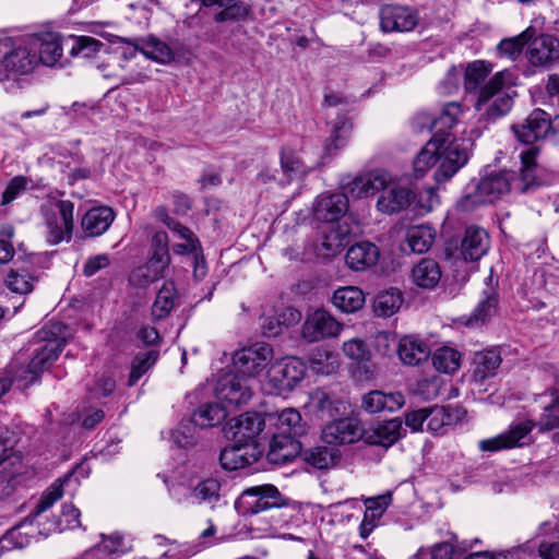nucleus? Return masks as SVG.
<instances>
[{"mask_svg":"<svg viewBox=\"0 0 559 559\" xmlns=\"http://www.w3.org/2000/svg\"><path fill=\"white\" fill-rule=\"evenodd\" d=\"M518 79L515 70L504 69L488 80L474 105L481 119L493 122L511 110L513 97L507 91L516 85Z\"/></svg>","mask_w":559,"mask_h":559,"instance_id":"f257e3e1","label":"nucleus"},{"mask_svg":"<svg viewBox=\"0 0 559 559\" xmlns=\"http://www.w3.org/2000/svg\"><path fill=\"white\" fill-rule=\"evenodd\" d=\"M513 179H515L513 170L491 173L483 177L473 192L463 195L457 201V209L467 212L478 205L495 202L511 191Z\"/></svg>","mask_w":559,"mask_h":559,"instance_id":"f03ea898","label":"nucleus"},{"mask_svg":"<svg viewBox=\"0 0 559 559\" xmlns=\"http://www.w3.org/2000/svg\"><path fill=\"white\" fill-rule=\"evenodd\" d=\"M36 68L35 55L26 37L19 40L0 38V81L29 74Z\"/></svg>","mask_w":559,"mask_h":559,"instance_id":"7ed1b4c3","label":"nucleus"},{"mask_svg":"<svg viewBox=\"0 0 559 559\" xmlns=\"http://www.w3.org/2000/svg\"><path fill=\"white\" fill-rule=\"evenodd\" d=\"M74 204L70 200H58L51 205L41 207L45 238L49 245L70 241L72 238Z\"/></svg>","mask_w":559,"mask_h":559,"instance_id":"20e7f679","label":"nucleus"},{"mask_svg":"<svg viewBox=\"0 0 559 559\" xmlns=\"http://www.w3.org/2000/svg\"><path fill=\"white\" fill-rule=\"evenodd\" d=\"M285 504V498L275 486L270 484L247 488L237 501L243 514H258Z\"/></svg>","mask_w":559,"mask_h":559,"instance_id":"39448f33","label":"nucleus"},{"mask_svg":"<svg viewBox=\"0 0 559 559\" xmlns=\"http://www.w3.org/2000/svg\"><path fill=\"white\" fill-rule=\"evenodd\" d=\"M35 55L37 67H55L63 55L62 37L57 32L45 31L32 34L26 37Z\"/></svg>","mask_w":559,"mask_h":559,"instance_id":"423d86ee","label":"nucleus"},{"mask_svg":"<svg viewBox=\"0 0 559 559\" xmlns=\"http://www.w3.org/2000/svg\"><path fill=\"white\" fill-rule=\"evenodd\" d=\"M443 140L442 148L438 151L440 165L435 171L437 182H444L451 179L468 160L466 148L454 138H440Z\"/></svg>","mask_w":559,"mask_h":559,"instance_id":"0eeeda50","label":"nucleus"},{"mask_svg":"<svg viewBox=\"0 0 559 559\" xmlns=\"http://www.w3.org/2000/svg\"><path fill=\"white\" fill-rule=\"evenodd\" d=\"M272 357L273 349L269 344L255 343L236 353L234 366L242 376L254 377L269 366Z\"/></svg>","mask_w":559,"mask_h":559,"instance_id":"6e6552de","label":"nucleus"},{"mask_svg":"<svg viewBox=\"0 0 559 559\" xmlns=\"http://www.w3.org/2000/svg\"><path fill=\"white\" fill-rule=\"evenodd\" d=\"M379 16L380 29L384 33L411 32L419 22L416 10L406 5H383Z\"/></svg>","mask_w":559,"mask_h":559,"instance_id":"1a4fd4ad","label":"nucleus"},{"mask_svg":"<svg viewBox=\"0 0 559 559\" xmlns=\"http://www.w3.org/2000/svg\"><path fill=\"white\" fill-rule=\"evenodd\" d=\"M535 424L532 420H524L511 426L510 429L493 438L479 441V449L484 452H496L504 449L522 447L526 443V438L533 430Z\"/></svg>","mask_w":559,"mask_h":559,"instance_id":"9d476101","label":"nucleus"},{"mask_svg":"<svg viewBox=\"0 0 559 559\" xmlns=\"http://www.w3.org/2000/svg\"><path fill=\"white\" fill-rule=\"evenodd\" d=\"M550 116L543 109H534L523 123L512 126L515 138L524 144H533L549 136Z\"/></svg>","mask_w":559,"mask_h":559,"instance_id":"9b49d317","label":"nucleus"},{"mask_svg":"<svg viewBox=\"0 0 559 559\" xmlns=\"http://www.w3.org/2000/svg\"><path fill=\"white\" fill-rule=\"evenodd\" d=\"M364 429L354 418H341L324 426L322 439L332 445L352 444L362 438Z\"/></svg>","mask_w":559,"mask_h":559,"instance_id":"f8f14e48","label":"nucleus"},{"mask_svg":"<svg viewBox=\"0 0 559 559\" xmlns=\"http://www.w3.org/2000/svg\"><path fill=\"white\" fill-rule=\"evenodd\" d=\"M305 373V364L297 358H289L272 365L267 377L276 389L293 390L304 379Z\"/></svg>","mask_w":559,"mask_h":559,"instance_id":"ddd939ff","label":"nucleus"},{"mask_svg":"<svg viewBox=\"0 0 559 559\" xmlns=\"http://www.w3.org/2000/svg\"><path fill=\"white\" fill-rule=\"evenodd\" d=\"M464 112L465 107L461 103L449 102L442 105L438 115L421 114L417 121L419 119L431 121L432 136L439 135L440 138L453 139L454 136L450 131L459 123Z\"/></svg>","mask_w":559,"mask_h":559,"instance_id":"4468645a","label":"nucleus"},{"mask_svg":"<svg viewBox=\"0 0 559 559\" xmlns=\"http://www.w3.org/2000/svg\"><path fill=\"white\" fill-rule=\"evenodd\" d=\"M341 324L325 310L309 314L302 325V336L309 342H318L338 334Z\"/></svg>","mask_w":559,"mask_h":559,"instance_id":"2eb2a0df","label":"nucleus"},{"mask_svg":"<svg viewBox=\"0 0 559 559\" xmlns=\"http://www.w3.org/2000/svg\"><path fill=\"white\" fill-rule=\"evenodd\" d=\"M264 426V418L259 413L247 412L233 419L229 430L234 442L255 445L254 440Z\"/></svg>","mask_w":559,"mask_h":559,"instance_id":"dca6fc26","label":"nucleus"},{"mask_svg":"<svg viewBox=\"0 0 559 559\" xmlns=\"http://www.w3.org/2000/svg\"><path fill=\"white\" fill-rule=\"evenodd\" d=\"M260 452L255 445L234 442L225 447L219 454L221 466L226 471L245 468L259 460Z\"/></svg>","mask_w":559,"mask_h":559,"instance_id":"f3484780","label":"nucleus"},{"mask_svg":"<svg viewBox=\"0 0 559 559\" xmlns=\"http://www.w3.org/2000/svg\"><path fill=\"white\" fill-rule=\"evenodd\" d=\"M301 452V443L292 433L278 431L273 435L267 451V460L272 464H285L293 461Z\"/></svg>","mask_w":559,"mask_h":559,"instance_id":"a211bd4d","label":"nucleus"},{"mask_svg":"<svg viewBox=\"0 0 559 559\" xmlns=\"http://www.w3.org/2000/svg\"><path fill=\"white\" fill-rule=\"evenodd\" d=\"M216 394L227 405L239 406L251 399L252 391L243 378L227 376L219 380Z\"/></svg>","mask_w":559,"mask_h":559,"instance_id":"6ab92c4d","label":"nucleus"},{"mask_svg":"<svg viewBox=\"0 0 559 559\" xmlns=\"http://www.w3.org/2000/svg\"><path fill=\"white\" fill-rule=\"evenodd\" d=\"M490 247L488 233L478 226L466 227L460 245V252L465 261H477L484 257Z\"/></svg>","mask_w":559,"mask_h":559,"instance_id":"aec40b11","label":"nucleus"},{"mask_svg":"<svg viewBox=\"0 0 559 559\" xmlns=\"http://www.w3.org/2000/svg\"><path fill=\"white\" fill-rule=\"evenodd\" d=\"M115 218L116 213L110 206H94L83 215L81 227L86 237H98L108 230Z\"/></svg>","mask_w":559,"mask_h":559,"instance_id":"412c9836","label":"nucleus"},{"mask_svg":"<svg viewBox=\"0 0 559 559\" xmlns=\"http://www.w3.org/2000/svg\"><path fill=\"white\" fill-rule=\"evenodd\" d=\"M415 198L414 192L406 187L388 185L377 201V209L385 214L399 213L411 205Z\"/></svg>","mask_w":559,"mask_h":559,"instance_id":"4be33fe9","label":"nucleus"},{"mask_svg":"<svg viewBox=\"0 0 559 559\" xmlns=\"http://www.w3.org/2000/svg\"><path fill=\"white\" fill-rule=\"evenodd\" d=\"M348 209L347 197L343 193L322 194L314 205V217L325 223L337 222Z\"/></svg>","mask_w":559,"mask_h":559,"instance_id":"5701e85b","label":"nucleus"},{"mask_svg":"<svg viewBox=\"0 0 559 559\" xmlns=\"http://www.w3.org/2000/svg\"><path fill=\"white\" fill-rule=\"evenodd\" d=\"M537 154L538 150L536 147H531L523 151L520 155L522 167L519 174L515 173V179L512 180V187L513 189L519 190L521 193H525L532 188L540 185V181L536 175Z\"/></svg>","mask_w":559,"mask_h":559,"instance_id":"b1692460","label":"nucleus"},{"mask_svg":"<svg viewBox=\"0 0 559 559\" xmlns=\"http://www.w3.org/2000/svg\"><path fill=\"white\" fill-rule=\"evenodd\" d=\"M527 59L533 66H549L559 59V41L550 35H542L531 43Z\"/></svg>","mask_w":559,"mask_h":559,"instance_id":"393cba45","label":"nucleus"},{"mask_svg":"<svg viewBox=\"0 0 559 559\" xmlns=\"http://www.w3.org/2000/svg\"><path fill=\"white\" fill-rule=\"evenodd\" d=\"M502 362L501 354L498 348L480 350L474 354L472 362V377L477 383L496 376Z\"/></svg>","mask_w":559,"mask_h":559,"instance_id":"a878e982","label":"nucleus"},{"mask_svg":"<svg viewBox=\"0 0 559 559\" xmlns=\"http://www.w3.org/2000/svg\"><path fill=\"white\" fill-rule=\"evenodd\" d=\"M390 177L385 171L376 170L356 177L348 186L354 198H366L376 194L389 185Z\"/></svg>","mask_w":559,"mask_h":559,"instance_id":"bb28decb","label":"nucleus"},{"mask_svg":"<svg viewBox=\"0 0 559 559\" xmlns=\"http://www.w3.org/2000/svg\"><path fill=\"white\" fill-rule=\"evenodd\" d=\"M405 403L404 395L401 392L384 393L382 391H371L362 396L361 407L370 414L383 411L394 412L400 409Z\"/></svg>","mask_w":559,"mask_h":559,"instance_id":"cd10ccee","label":"nucleus"},{"mask_svg":"<svg viewBox=\"0 0 559 559\" xmlns=\"http://www.w3.org/2000/svg\"><path fill=\"white\" fill-rule=\"evenodd\" d=\"M379 249L369 241L350 246L345 255V262L354 271H364L373 266L379 260Z\"/></svg>","mask_w":559,"mask_h":559,"instance_id":"c85d7f7f","label":"nucleus"},{"mask_svg":"<svg viewBox=\"0 0 559 559\" xmlns=\"http://www.w3.org/2000/svg\"><path fill=\"white\" fill-rule=\"evenodd\" d=\"M391 502L392 496L390 493L365 500L366 511L359 525V535L361 538L366 539L371 534Z\"/></svg>","mask_w":559,"mask_h":559,"instance_id":"c756f323","label":"nucleus"},{"mask_svg":"<svg viewBox=\"0 0 559 559\" xmlns=\"http://www.w3.org/2000/svg\"><path fill=\"white\" fill-rule=\"evenodd\" d=\"M397 354L403 364L418 366L430 356V348L426 342L414 335H406L399 342Z\"/></svg>","mask_w":559,"mask_h":559,"instance_id":"7c9ffc66","label":"nucleus"},{"mask_svg":"<svg viewBox=\"0 0 559 559\" xmlns=\"http://www.w3.org/2000/svg\"><path fill=\"white\" fill-rule=\"evenodd\" d=\"M462 416L457 407L433 406L428 408L427 430L433 435H443L448 428L456 424Z\"/></svg>","mask_w":559,"mask_h":559,"instance_id":"2f4dec72","label":"nucleus"},{"mask_svg":"<svg viewBox=\"0 0 559 559\" xmlns=\"http://www.w3.org/2000/svg\"><path fill=\"white\" fill-rule=\"evenodd\" d=\"M203 7L216 5L219 11L215 13L214 21L218 23L234 22L245 19L249 8L241 0H200Z\"/></svg>","mask_w":559,"mask_h":559,"instance_id":"473e14b6","label":"nucleus"},{"mask_svg":"<svg viewBox=\"0 0 559 559\" xmlns=\"http://www.w3.org/2000/svg\"><path fill=\"white\" fill-rule=\"evenodd\" d=\"M493 67L490 62L485 60H475L466 66L464 73V90L468 94H478L483 86L486 85V80L491 73Z\"/></svg>","mask_w":559,"mask_h":559,"instance_id":"72a5a7b5","label":"nucleus"},{"mask_svg":"<svg viewBox=\"0 0 559 559\" xmlns=\"http://www.w3.org/2000/svg\"><path fill=\"white\" fill-rule=\"evenodd\" d=\"M413 282L420 288L432 289L441 280V269L437 261L424 258L412 270Z\"/></svg>","mask_w":559,"mask_h":559,"instance_id":"f704fd0d","label":"nucleus"},{"mask_svg":"<svg viewBox=\"0 0 559 559\" xmlns=\"http://www.w3.org/2000/svg\"><path fill=\"white\" fill-rule=\"evenodd\" d=\"M332 304L343 312H356L365 304L362 290L356 286H346L336 289L332 296Z\"/></svg>","mask_w":559,"mask_h":559,"instance_id":"c9c22d12","label":"nucleus"},{"mask_svg":"<svg viewBox=\"0 0 559 559\" xmlns=\"http://www.w3.org/2000/svg\"><path fill=\"white\" fill-rule=\"evenodd\" d=\"M402 421L399 418L386 420L376 427L367 436V441L371 444L390 447L401 438Z\"/></svg>","mask_w":559,"mask_h":559,"instance_id":"e433bc0d","label":"nucleus"},{"mask_svg":"<svg viewBox=\"0 0 559 559\" xmlns=\"http://www.w3.org/2000/svg\"><path fill=\"white\" fill-rule=\"evenodd\" d=\"M350 130L352 123L345 116L338 117L333 124L331 135L324 143V156L331 157L340 150L344 148L349 138Z\"/></svg>","mask_w":559,"mask_h":559,"instance_id":"4c0bfd02","label":"nucleus"},{"mask_svg":"<svg viewBox=\"0 0 559 559\" xmlns=\"http://www.w3.org/2000/svg\"><path fill=\"white\" fill-rule=\"evenodd\" d=\"M435 236V230L429 226H412L406 231L405 241L409 251L414 253H424L432 246Z\"/></svg>","mask_w":559,"mask_h":559,"instance_id":"58836bf2","label":"nucleus"},{"mask_svg":"<svg viewBox=\"0 0 559 559\" xmlns=\"http://www.w3.org/2000/svg\"><path fill=\"white\" fill-rule=\"evenodd\" d=\"M403 296L396 288L381 292L373 300V313L377 317L389 318L395 314L401 308Z\"/></svg>","mask_w":559,"mask_h":559,"instance_id":"ea45409f","label":"nucleus"},{"mask_svg":"<svg viewBox=\"0 0 559 559\" xmlns=\"http://www.w3.org/2000/svg\"><path fill=\"white\" fill-rule=\"evenodd\" d=\"M227 416L226 409L218 403H205L191 416L192 423L200 428L219 425Z\"/></svg>","mask_w":559,"mask_h":559,"instance_id":"a19ab883","label":"nucleus"},{"mask_svg":"<svg viewBox=\"0 0 559 559\" xmlns=\"http://www.w3.org/2000/svg\"><path fill=\"white\" fill-rule=\"evenodd\" d=\"M534 34V28L528 27L518 36L502 39L497 46L498 55L512 61L516 60Z\"/></svg>","mask_w":559,"mask_h":559,"instance_id":"79ce46f5","label":"nucleus"},{"mask_svg":"<svg viewBox=\"0 0 559 559\" xmlns=\"http://www.w3.org/2000/svg\"><path fill=\"white\" fill-rule=\"evenodd\" d=\"M443 140L432 136L427 144L420 150L414 159V170L417 175L423 176L438 160V151L442 148Z\"/></svg>","mask_w":559,"mask_h":559,"instance_id":"37998d69","label":"nucleus"},{"mask_svg":"<svg viewBox=\"0 0 559 559\" xmlns=\"http://www.w3.org/2000/svg\"><path fill=\"white\" fill-rule=\"evenodd\" d=\"M176 288L174 283L167 282L158 290L156 299L152 306V316L154 320L167 318L175 307Z\"/></svg>","mask_w":559,"mask_h":559,"instance_id":"c03bdc74","label":"nucleus"},{"mask_svg":"<svg viewBox=\"0 0 559 559\" xmlns=\"http://www.w3.org/2000/svg\"><path fill=\"white\" fill-rule=\"evenodd\" d=\"M159 353L155 349L141 352L134 356L128 378V386H133L156 364Z\"/></svg>","mask_w":559,"mask_h":559,"instance_id":"a18cd8bd","label":"nucleus"},{"mask_svg":"<svg viewBox=\"0 0 559 559\" xmlns=\"http://www.w3.org/2000/svg\"><path fill=\"white\" fill-rule=\"evenodd\" d=\"M70 55L82 59L95 58L107 45L91 36H73Z\"/></svg>","mask_w":559,"mask_h":559,"instance_id":"49530a36","label":"nucleus"},{"mask_svg":"<svg viewBox=\"0 0 559 559\" xmlns=\"http://www.w3.org/2000/svg\"><path fill=\"white\" fill-rule=\"evenodd\" d=\"M304 460L313 467L323 469L333 466L340 459L336 450L326 447H316L302 453Z\"/></svg>","mask_w":559,"mask_h":559,"instance_id":"de8ad7c7","label":"nucleus"},{"mask_svg":"<svg viewBox=\"0 0 559 559\" xmlns=\"http://www.w3.org/2000/svg\"><path fill=\"white\" fill-rule=\"evenodd\" d=\"M165 269L147 261L144 265L136 267L130 275V282L136 286L145 287L164 277Z\"/></svg>","mask_w":559,"mask_h":559,"instance_id":"09e8293b","label":"nucleus"},{"mask_svg":"<svg viewBox=\"0 0 559 559\" xmlns=\"http://www.w3.org/2000/svg\"><path fill=\"white\" fill-rule=\"evenodd\" d=\"M140 51L148 59L158 63H168L174 60V52L171 48L164 41L150 37L144 41Z\"/></svg>","mask_w":559,"mask_h":559,"instance_id":"8fccbe9b","label":"nucleus"},{"mask_svg":"<svg viewBox=\"0 0 559 559\" xmlns=\"http://www.w3.org/2000/svg\"><path fill=\"white\" fill-rule=\"evenodd\" d=\"M460 353L450 347L437 349L432 355L433 367L444 373H453L460 367Z\"/></svg>","mask_w":559,"mask_h":559,"instance_id":"3c124183","label":"nucleus"},{"mask_svg":"<svg viewBox=\"0 0 559 559\" xmlns=\"http://www.w3.org/2000/svg\"><path fill=\"white\" fill-rule=\"evenodd\" d=\"M338 367L337 355L326 349H317L310 357V368L320 374H330Z\"/></svg>","mask_w":559,"mask_h":559,"instance_id":"603ef678","label":"nucleus"},{"mask_svg":"<svg viewBox=\"0 0 559 559\" xmlns=\"http://www.w3.org/2000/svg\"><path fill=\"white\" fill-rule=\"evenodd\" d=\"M5 285L13 293L26 295L34 288V278L26 271L11 270L5 277Z\"/></svg>","mask_w":559,"mask_h":559,"instance_id":"864d4df0","label":"nucleus"},{"mask_svg":"<svg viewBox=\"0 0 559 559\" xmlns=\"http://www.w3.org/2000/svg\"><path fill=\"white\" fill-rule=\"evenodd\" d=\"M174 443L178 448H190L197 443V426L191 419L181 421L179 426L171 432Z\"/></svg>","mask_w":559,"mask_h":559,"instance_id":"5fc2aeb1","label":"nucleus"},{"mask_svg":"<svg viewBox=\"0 0 559 559\" xmlns=\"http://www.w3.org/2000/svg\"><path fill=\"white\" fill-rule=\"evenodd\" d=\"M497 307V297L495 293L486 296V298L477 305L471 317L468 318L467 325H479L484 324L488 318H490Z\"/></svg>","mask_w":559,"mask_h":559,"instance_id":"6e6d98bb","label":"nucleus"},{"mask_svg":"<svg viewBox=\"0 0 559 559\" xmlns=\"http://www.w3.org/2000/svg\"><path fill=\"white\" fill-rule=\"evenodd\" d=\"M281 165L289 179L304 175L306 166L295 151L283 148L281 152Z\"/></svg>","mask_w":559,"mask_h":559,"instance_id":"4d7b16f0","label":"nucleus"},{"mask_svg":"<svg viewBox=\"0 0 559 559\" xmlns=\"http://www.w3.org/2000/svg\"><path fill=\"white\" fill-rule=\"evenodd\" d=\"M300 421L301 416L299 412L294 408H286L277 416L278 430L292 433L295 437L302 430Z\"/></svg>","mask_w":559,"mask_h":559,"instance_id":"13d9d810","label":"nucleus"},{"mask_svg":"<svg viewBox=\"0 0 559 559\" xmlns=\"http://www.w3.org/2000/svg\"><path fill=\"white\" fill-rule=\"evenodd\" d=\"M344 354L352 360L362 362L369 361L371 352L368 344L361 338H353L343 344Z\"/></svg>","mask_w":559,"mask_h":559,"instance_id":"bf43d9fd","label":"nucleus"},{"mask_svg":"<svg viewBox=\"0 0 559 559\" xmlns=\"http://www.w3.org/2000/svg\"><path fill=\"white\" fill-rule=\"evenodd\" d=\"M221 485L216 479L207 478L199 483L192 491V498L198 502L213 501L218 499Z\"/></svg>","mask_w":559,"mask_h":559,"instance_id":"052dcab7","label":"nucleus"},{"mask_svg":"<svg viewBox=\"0 0 559 559\" xmlns=\"http://www.w3.org/2000/svg\"><path fill=\"white\" fill-rule=\"evenodd\" d=\"M536 425L543 431L559 428V399L544 408Z\"/></svg>","mask_w":559,"mask_h":559,"instance_id":"680f3d73","label":"nucleus"},{"mask_svg":"<svg viewBox=\"0 0 559 559\" xmlns=\"http://www.w3.org/2000/svg\"><path fill=\"white\" fill-rule=\"evenodd\" d=\"M28 178L25 176H15L12 178L4 191L2 192V200L1 204L5 205L14 201L21 192L26 190V187L28 185Z\"/></svg>","mask_w":559,"mask_h":559,"instance_id":"e2e57ef3","label":"nucleus"},{"mask_svg":"<svg viewBox=\"0 0 559 559\" xmlns=\"http://www.w3.org/2000/svg\"><path fill=\"white\" fill-rule=\"evenodd\" d=\"M62 485L57 483L52 484L37 503L35 508V514L39 515L48 510L57 500L62 497Z\"/></svg>","mask_w":559,"mask_h":559,"instance_id":"0e129e2a","label":"nucleus"},{"mask_svg":"<svg viewBox=\"0 0 559 559\" xmlns=\"http://www.w3.org/2000/svg\"><path fill=\"white\" fill-rule=\"evenodd\" d=\"M80 510L72 504H64L60 515V524L64 528L73 530L81 526Z\"/></svg>","mask_w":559,"mask_h":559,"instance_id":"69168bd1","label":"nucleus"},{"mask_svg":"<svg viewBox=\"0 0 559 559\" xmlns=\"http://www.w3.org/2000/svg\"><path fill=\"white\" fill-rule=\"evenodd\" d=\"M428 408H420L408 413L405 417V424L413 431H423L424 424H427Z\"/></svg>","mask_w":559,"mask_h":559,"instance_id":"338daca9","label":"nucleus"},{"mask_svg":"<svg viewBox=\"0 0 559 559\" xmlns=\"http://www.w3.org/2000/svg\"><path fill=\"white\" fill-rule=\"evenodd\" d=\"M116 389V381L108 374H102L96 379L95 385L91 389L96 396H108Z\"/></svg>","mask_w":559,"mask_h":559,"instance_id":"774afa93","label":"nucleus"}]
</instances>
